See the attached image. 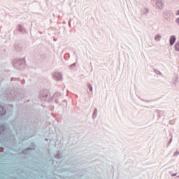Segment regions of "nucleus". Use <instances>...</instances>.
Wrapping results in <instances>:
<instances>
[{
  "mask_svg": "<svg viewBox=\"0 0 179 179\" xmlns=\"http://www.w3.org/2000/svg\"><path fill=\"white\" fill-rule=\"evenodd\" d=\"M176 43V36H171L170 38V45H173Z\"/></svg>",
  "mask_w": 179,
  "mask_h": 179,
  "instance_id": "1",
  "label": "nucleus"
},
{
  "mask_svg": "<svg viewBox=\"0 0 179 179\" xmlns=\"http://www.w3.org/2000/svg\"><path fill=\"white\" fill-rule=\"evenodd\" d=\"M3 132H5V127L0 126V135L3 134Z\"/></svg>",
  "mask_w": 179,
  "mask_h": 179,
  "instance_id": "2",
  "label": "nucleus"
},
{
  "mask_svg": "<svg viewBox=\"0 0 179 179\" xmlns=\"http://www.w3.org/2000/svg\"><path fill=\"white\" fill-rule=\"evenodd\" d=\"M175 50L179 51V41L175 45Z\"/></svg>",
  "mask_w": 179,
  "mask_h": 179,
  "instance_id": "3",
  "label": "nucleus"
},
{
  "mask_svg": "<svg viewBox=\"0 0 179 179\" xmlns=\"http://www.w3.org/2000/svg\"><path fill=\"white\" fill-rule=\"evenodd\" d=\"M160 38H162V36L159 35L155 36V40H157V41H159Z\"/></svg>",
  "mask_w": 179,
  "mask_h": 179,
  "instance_id": "4",
  "label": "nucleus"
},
{
  "mask_svg": "<svg viewBox=\"0 0 179 179\" xmlns=\"http://www.w3.org/2000/svg\"><path fill=\"white\" fill-rule=\"evenodd\" d=\"M96 117H97V113H94L93 115H92L93 120H94V118H96Z\"/></svg>",
  "mask_w": 179,
  "mask_h": 179,
  "instance_id": "5",
  "label": "nucleus"
},
{
  "mask_svg": "<svg viewBox=\"0 0 179 179\" xmlns=\"http://www.w3.org/2000/svg\"><path fill=\"white\" fill-rule=\"evenodd\" d=\"M55 157L56 159H61V155H59V154H57V155L55 156Z\"/></svg>",
  "mask_w": 179,
  "mask_h": 179,
  "instance_id": "6",
  "label": "nucleus"
},
{
  "mask_svg": "<svg viewBox=\"0 0 179 179\" xmlns=\"http://www.w3.org/2000/svg\"><path fill=\"white\" fill-rule=\"evenodd\" d=\"M88 87H89V89H90V92H92V90H93V87L92 86V85H88Z\"/></svg>",
  "mask_w": 179,
  "mask_h": 179,
  "instance_id": "7",
  "label": "nucleus"
},
{
  "mask_svg": "<svg viewBox=\"0 0 179 179\" xmlns=\"http://www.w3.org/2000/svg\"><path fill=\"white\" fill-rule=\"evenodd\" d=\"M179 155V151H176L174 152L173 156H177Z\"/></svg>",
  "mask_w": 179,
  "mask_h": 179,
  "instance_id": "8",
  "label": "nucleus"
},
{
  "mask_svg": "<svg viewBox=\"0 0 179 179\" xmlns=\"http://www.w3.org/2000/svg\"><path fill=\"white\" fill-rule=\"evenodd\" d=\"M0 113H3V108L0 106Z\"/></svg>",
  "mask_w": 179,
  "mask_h": 179,
  "instance_id": "9",
  "label": "nucleus"
},
{
  "mask_svg": "<svg viewBox=\"0 0 179 179\" xmlns=\"http://www.w3.org/2000/svg\"><path fill=\"white\" fill-rule=\"evenodd\" d=\"M27 150H31V149L30 148H28L27 150H24V153H26Z\"/></svg>",
  "mask_w": 179,
  "mask_h": 179,
  "instance_id": "10",
  "label": "nucleus"
},
{
  "mask_svg": "<svg viewBox=\"0 0 179 179\" xmlns=\"http://www.w3.org/2000/svg\"><path fill=\"white\" fill-rule=\"evenodd\" d=\"M173 141V138H171L170 141H169V143H168V145H170V143H171V141Z\"/></svg>",
  "mask_w": 179,
  "mask_h": 179,
  "instance_id": "11",
  "label": "nucleus"
},
{
  "mask_svg": "<svg viewBox=\"0 0 179 179\" xmlns=\"http://www.w3.org/2000/svg\"><path fill=\"white\" fill-rule=\"evenodd\" d=\"M171 176H172V177H176V176H177V173H173Z\"/></svg>",
  "mask_w": 179,
  "mask_h": 179,
  "instance_id": "12",
  "label": "nucleus"
},
{
  "mask_svg": "<svg viewBox=\"0 0 179 179\" xmlns=\"http://www.w3.org/2000/svg\"><path fill=\"white\" fill-rule=\"evenodd\" d=\"M2 115H5V113H0V116L2 117Z\"/></svg>",
  "mask_w": 179,
  "mask_h": 179,
  "instance_id": "13",
  "label": "nucleus"
},
{
  "mask_svg": "<svg viewBox=\"0 0 179 179\" xmlns=\"http://www.w3.org/2000/svg\"><path fill=\"white\" fill-rule=\"evenodd\" d=\"M176 15H179V10H177L176 12Z\"/></svg>",
  "mask_w": 179,
  "mask_h": 179,
  "instance_id": "14",
  "label": "nucleus"
},
{
  "mask_svg": "<svg viewBox=\"0 0 179 179\" xmlns=\"http://www.w3.org/2000/svg\"><path fill=\"white\" fill-rule=\"evenodd\" d=\"M32 149L34 150V148H33Z\"/></svg>",
  "mask_w": 179,
  "mask_h": 179,
  "instance_id": "15",
  "label": "nucleus"
},
{
  "mask_svg": "<svg viewBox=\"0 0 179 179\" xmlns=\"http://www.w3.org/2000/svg\"><path fill=\"white\" fill-rule=\"evenodd\" d=\"M178 177H179V175H178Z\"/></svg>",
  "mask_w": 179,
  "mask_h": 179,
  "instance_id": "16",
  "label": "nucleus"
}]
</instances>
